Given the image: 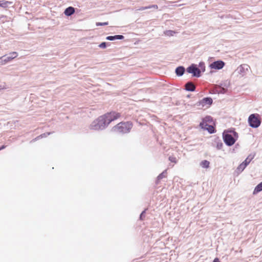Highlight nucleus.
Returning a JSON list of instances; mask_svg holds the SVG:
<instances>
[{"instance_id": "nucleus-10", "label": "nucleus", "mask_w": 262, "mask_h": 262, "mask_svg": "<svg viewBox=\"0 0 262 262\" xmlns=\"http://www.w3.org/2000/svg\"><path fill=\"white\" fill-rule=\"evenodd\" d=\"M212 99L210 97H206L200 100L197 105L205 106L206 105H211L212 103Z\"/></svg>"}, {"instance_id": "nucleus-26", "label": "nucleus", "mask_w": 262, "mask_h": 262, "mask_svg": "<svg viewBox=\"0 0 262 262\" xmlns=\"http://www.w3.org/2000/svg\"><path fill=\"white\" fill-rule=\"evenodd\" d=\"M108 25V23L107 22H104V23H96V26H105V25Z\"/></svg>"}, {"instance_id": "nucleus-7", "label": "nucleus", "mask_w": 262, "mask_h": 262, "mask_svg": "<svg viewBox=\"0 0 262 262\" xmlns=\"http://www.w3.org/2000/svg\"><path fill=\"white\" fill-rule=\"evenodd\" d=\"M186 71L188 73L192 74L194 77H200L201 75V69H199L195 64H191L187 68Z\"/></svg>"}, {"instance_id": "nucleus-28", "label": "nucleus", "mask_w": 262, "mask_h": 262, "mask_svg": "<svg viewBox=\"0 0 262 262\" xmlns=\"http://www.w3.org/2000/svg\"><path fill=\"white\" fill-rule=\"evenodd\" d=\"M148 7H149V9L154 8L155 9H157L158 8V6L157 5H150V6H148Z\"/></svg>"}, {"instance_id": "nucleus-6", "label": "nucleus", "mask_w": 262, "mask_h": 262, "mask_svg": "<svg viewBox=\"0 0 262 262\" xmlns=\"http://www.w3.org/2000/svg\"><path fill=\"white\" fill-rule=\"evenodd\" d=\"M18 56V53L16 52H13L9 54L8 56L4 55L0 57V65H4L15 58Z\"/></svg>"}, {"instance_id": "nucleus-12", "label": "nucleus", "mask_w": 262, "mask_h": 262, "mask_svg": "<svg viewBox=\"0 0 262 262\" xmlns=\"http://www.w3.org/2000/svg\"><path fill=\"white\" fill-rule=\"evenodd\" d=\"M185 90L187 91L193 92L195 90V86L192 82H188L185 84Z\"/></svg>"}, {"instance_id": "nucleus-17", "label": "nucleus", "mask_w": 262, "mask_h": 262, "mask_svg": "<svg viewBox=\"0 0 262 262\" xmlns=\"http://www.w3.org/2000/svg\"><path fill=\"white\" fill-rule=\"evenodd\" d=\"M262 191V182L258 184L254 188L253 193L255 194Z\"/></svg>"}, {"instance_id": "nucleus-13", "label": "nucleus", "mask_w": 262, "mask_h": 262, "mask_svg": "<svg viewBox=\"0 0 262 262\" xmlns=\"http://www.w3.org/2000/svg\"><path fill=\"white\" fill-rule=\"evenodd\" d=\"M185 71V69L183 66L177 67L175 70L176 74L178 76H182Z\"/></svg>"}, {"instance_id": "nucleus-21", "label": "nucleus", "mask_w": 262, "mask_h": 262, "mask_svg": "<svg viewBox=\"0 0 262 262\" xmlns=\"http://www.w3.org/2000/svg\"><path fill=\"white\" fill-rule=\"evenodd\" d=\"M199 69H201V72H205V63L203 62H200L199 64Z\"/></svg>"}, {"instance_id": "nucleus-16", "label": "nucleus", "mask_w": 262, "mask_h": 262, "mask_svg": "<svg viewBox=\"0 0 262 262\" xmlns=\"http://www.w3.org/2000/svg\"><path fill=\"white\" fill-rule=\"evenodd\" d=\"M167 174V170H165L161 173H160L157 177L156 183L158 184L159 181L163 178H165Z\"/></svg>"}, {"instance_id": "nucleus-8", "label": "nucleus", "mask_w": 262, "mask_h": 262, "mask_svg": "<svg viewBox=\"0 0 262 262\" xmlns=\"http://www.w3.org/2000/svg\"><path fill=\"white\" fill-rule=\"evenodd\" d=\"M249 68L250 67L248 64H242L237 68L236 72L241 76H243L246 74Z\"/></svg>"}, {"instance_id": "nucleus-27", "label": "nucleus", "mask_w": 262, "mask_h": 262, "mask_svg": "<svg viewBox=\"0 0 262 262\" xmlns=\"http://www.w3.org/2000/svg\"><path fill=\"white\" fill-rule=\"evenodd\" d=\"M148 9H149L148 6L141 7L140 8H139L137 10H138V11H143V10H144Z\"/></svg>"}, {"instance_id": "nucleus-34", "label": "nucleus", "mask_w": 262, "mask_h": 262, "mask_svg": "<svg viewBox=\"0 0 262 262\" xmlns=\"http://www.w3.org/2000/svg\"><path fill=\"white\" fill-rule=\"evenodd\" d=\"M5 147L6 146L5 145H3L1 147H0V150L4 149Z\"/></svg>"}, {"instance_id": "nucleus-9", "label": "nucleus", "mask_w": 262, "mask_h": 262, "mask_svg": "<svg viewBox=\"0 0 262 262\" xmlns=\"http://www.w3.org/2000/svg\"><path fill=\"white\" fill-rule=\"evenodd\" d=\"M224 62L222 60H217L211 63L210 64V67L211 69L220 70L224 67Z\"/></svg>"}, {"instance_id": "nucleus-31", "label": "nucleus", "mask_w": 262, "mask_h": 262, "mask_svg": "<svg viewBox=\"0 0 262 262\" xmlns=\"http://www.w3.org/2000/svg\"><path fill=\"white\" fill-rule=\"evenodd\" d=\"M145 211L146 210H144V211H143L142 212V213H141L140 215V220H143V217L144 216V213H145Z\"/></svg>"}, {"instance_id": "nucleus-24", "label": "nucleus", "mask_w": 262, "mask_h": 262, "mask_svg": "<svg viewBox=\"0 0 262 262\" xmlns=\"http://www.w3.org/2000/svg\"><path fill=\"white\" fill-rule=\"evenodd\" d=\"M169 160L171 161V162L176 163L177 162V160L176 157L170 156L169 157Z\"/></svg>"}, {"instance_id": "nucleus-14", "label": "nucleus", "mask_w": 262, "mask_h": 262, "mask_svg": "<svg viewBox=\"0 0 262 262\" xmlns=\"http://www.w3.org/2000/svg\"><path fill=\"white\" fill-rule=\"evenodd\" d=\"M124 38V37L122 35H116L114 36H108L106 37V39L112 41L115 39L121 40L123 39Z\"/></svg>"}, {"instance_id": "nucleus-5", "label": "nucleus", "mask_w": 262, "mask_h": 262, "mask_svg": "<svg viewBox=\"0 0 262 262\" xmlns=\"http://www.w3.org/2000/svg\"><path fill=\"white\" fill-rule=\"evenodd\" d=\"M102 116L105 117V120L108 125L113 121H114L120 118L121 115L119 113L111 112L110 113H107Z\"/></svg>"}, {"instance_id": "nucleus-11", "label": "nucleus", "mask_w": 262, "mask_h": 262, "mask_svg": "<svg viewBox=\"0 0 262 262\" xmlns=\"http://www.w3.org/2000/svg\"><path fill=\"white\" fill-rule=\"evenodd\" d=\"M200 126L202 128L207 129L210 134L213 133L214 132V128L212 125H208L206 123L201 122L200 124Z\"/></svg>"}, {"instance_id": "nucleus-23", "label": "nucleus", "mask_w": 262, "mask_h": 262, "mask_svg": "<svg viewBox=\"0 0 262 262\" xmlns=\"http://www.w3.org/2000/svg\"><path fill=\"white\" fill-rule=\"evenodd\" d=\"M212 119L210 116H207L203 119V122L207 123V122H211Z\"/></svg>"}, {"instance_id": "nucleus-18", "label": "nucleus", "mask_w": 262, "mask_h": 262, "mask_svg": "<svg viewBox=\"0 0 262 262\" xmlns=\"http://www.w3.org/2000/svg\"><path fill=\"white\" fill-rule=\"evenodd\" d=\"M200 165L203 168H208L209 167L210 162L208 161L205 160L201 161Z\"/></svg>"}, {"instance_id": "nucleus-15", "label": "nucleus", "mask_w": 262, "mask_h": 262, "mask_svg": "<svg viewBox=\"0 0 262 262\" xmlns=\"http://www.w3.org/2000/svg\"><path fill=\"white\" fill-rule=\"evenodd\" d=\"M75 12V9L72 7H69L66 9L64 13L68 16H71Z\"/></svg>"}, {"instance_id": "nucleus-30", "label": "nucleus", "mask_w": 262, "mask_h": 262, "mask_svg": "<svg viewBox=\"0 0 262 262\" xmlns=\"http://www.w3.org/2000/svg\"><path fill=\"white\" fill-rule=\"evenodd\" d=\"M250 161H249V159L246 158V160L243 162V163L247 166L250 163Z\"/></svg>"}, {"instance_id": "nucleus-32", "label": "nucleus", "mask_w": 262, "mask_h": 262, "mask_svg": "<svg viewBox=\"0 0 262 262\" xmlns=\"http://www.w3.org/2000/svg\"><path fill=\"white\" fill-rule=\"evenodd\" d=\"M254 155H249L247 158L249 159V161H251L254 158Z\"/></svg>"}, {"instance_id": "nucleus-4", "label": "nucleus", "mask_w": 262, "mask_h": 262, "mask_svg": "<svg viewBox=\"0 0 262 262\" xmlns=\"http://www.w3.org/2000/svg\"><path fill=\"white\" fill-rule=\"evenodd\" d=\"M259 115L253 114L249 116L248 118V123L250 126L252 128H257L260 126L261 120L258 118Z\"/></svg>"}, {"instance_id": "nucleus-33", "label": "nucleus", "mask_w": 262, "mask_h": 262, "mask_svg": "<svg viewBox=\"0 0 262 262\" xmlns=\"http://www.w3.org/2000/svg\"><path fill=\"white\" fill-rule=\"evenodd\" d=\"M213 262H220V260H219V258H215L213 260Z\"/></svg>"}, {"instance_id": "nucleus-2", "label": "nucleus", "mask_w": 262, "mask_h": 262, "mask_svg": "<svg viewBox=\"0 0 262 262\" xmlns=\"http://www.w3.org/2000/svg\"><path fill=\"white\" fill-rule=\"evenodd\" d=\"M230 133L231 134L228 132H224L223 134L224 141L228 146L233 145L236 141V138L238 137V134L235 131H230Z\"/></svg>"}, {"instance_id": "nucleus-1", "label": "nucleus", "mask_w": 262, "mask_h": 262, "mask_svg": "<svg viewBox=\"0 0 262 262\" xmlns=\"http://www.w3.org/2000/svg\"><path fill=\"white\" fill-rule=\"evenodd\" d=\"M132 126L133 124L130 122H121L113 127L112 131L122 134L127 133L130 132Z\"/></svg>"}, {"instance_id": "nucleus-22", "label": "nucleus", "mask_w": 262, "mask_h": 262, "mask_svg": "<svg viewBox=\"0 0 262 262\" xmlns=\"http://www.w3.org/2000/svg\"><path fill=\"white\" fill-rule=\"evenodd\" d=\"M164 33L166 35L170 36H172L175 33V32L171 31V30H167V31H166L164 32Z\"/></svg>"}, {"instance_id": "nucleus-25", "label": "nucleus", "mask_w": 262, "mask_h": 262, "mask_svg": "<svg viewBox=\"0 0 262 262\" xmlns=\"http://www.w3.org/2000/svg\"><path fill=\"white\" fill-rule=\"evenodd\" d=\"M99 47L102 49L105 48L106 47V43L105 42H102L99 45Z\"/></svg>"}, {"instance_id": "nucleus-3", "label": "nucleus", "mask_w": 262, "mask_h": 262, "mask_svg": "<svg viewBox=\"0 0 262 262\" xmlns=\"http://www.w3.org/2000/svg\"><path fill=\"white\" fill-rule=\"evenodd\" d=\"M107 126L105 117L101 116L94 120L90 125V128L94 130L103 129Z\"/></svg>"}, {"instance_id": "nucleus-20", "label": "nucleus", "mask_w": 262, "mask_h": 262, "mask_svg": "<svg viewBox=\"0 0 262 262\" xmlns=\"http://www.w3.org/2000/svg\"><path fill=\"white\" fill-rule=\"evenodd\" d=\"M246 165L243 162L237 168V170L239 172H242L246 167Z\"/></svg>"}, {"instance_id": "nucleus-29", "label": "nucleus", "mask_w": 262, "mask_h": 262, "mask_svg": "<svg viewBox=\"0 0 262 262\" xmlns=\"http://www.w3.org/2000/svg\"><path fill=\"white\" fill-rule=\"evenodd\" d=\"M50 133H45V134H43L41 135L40 136H38V137H37V138H39L40 137L41 138L46 137H47L48 135H50Z\"/></svg>"}, {"instance_id": "nucleus-19", "label": "nucleus", "mask_w": 262, "mask_h": 262, "mask_svg": "<svg viewBox=\"0 0 262 262\" xmlns=\"http://www.w3.org/2000/svg\"><path fill=\"white\" fill-rule=\"evenodd\" d=\"M12 2L6 1H0V6L3 8H7L9 5L11 4Z\"/></svg>"}]
</instances>
